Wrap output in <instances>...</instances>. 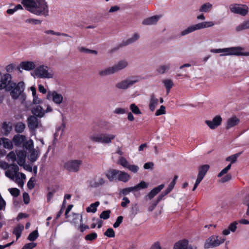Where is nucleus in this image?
<instances>
[{"label":"nucleus","instance_id":"obj_1","mask_svg":"<svg viewBox=\"0 0 249 249\" xmlns=\"http://www.w3.org/2000/svg\"><path fill=\"white\" fill-rule=\"evenodd\" d=\"M21 2L27 11L34 15L45 17L49 15V6L45 0H21Z\"/></svg>","mask_w":249,"mask_h":249},{"label":"nucleus","instance_id":"obj_2","mask_svg":"<svg viewBox=\"0 0 249 249\" xmlns=\"http://www.w3.org/2000/svg\"><path fill=\"white\" fill-rule=\"evenodd\" d=\"M245 49L241 47H232L223 49H213L211 50V52L213 53H225L221 54L220 55H236V56H249V52H244Z\"/></svg>","mask_w":249,"mask_h":249},{"label":"nucleus","instance_id":"obj_3","mask_svg":"<svg viewBox=\"0 0 249 249\" xmlns=\"http://www.w3.org/2000/svg\"><path fill=\"white\" fill-rule=\"evenodd\" d=\"M128 62L125 60L119 61L117 63L111 67L100 70L98 74L101 77H105L116 73L127 67Z\"/></svg>","mask_w":249,"mask_h":249},{"label":"nucleus","instance_id":"obj_4","mask_svg":"<svg viewBox=\"0 0 249 249\" xmlns=\"http://www.w3.org/2000/svg\"><path fill=\"white\" fill-rule=\"evenodd\" d=\"M24 89L25 84L23 81H20L18 84L15 83V85L9 91L12 98L17 99L20 96L22 99L21 103L23 104L26 98L25 94L23 93Z\"/></svg>","mask_w":249,"mask_h":249},{"label":"nucleus","instance_id":"obj_5","mask_svg":"<svg viewBox=\"0 0 249 249\" xmlns=\"http://www.w3.org/2000/svg\"><path fill=\"white\" fill-rule=\"evenodd\" d=\"M15 85V83L12 81V76L9 73H5L3 75L0 71V89H5L10 91ZM0 100V103H1Z\"/></svg>","mask_w":249,"mask_h":249},{"label":"nucleus","instance_id":"obj_6","mask_svg":"<svg viewBox=\"0 0 249 249\" xmlns=\"http://www.w3.org/2000/svg\"><path fill=\"white\" fill-rule=\"evenodd\" d=\"M116 135L109 133H100L97 135L91 136L90 140L94 142H101L104 144H109L115 139Z\"/></svg>","mask_w":249,"mask_h":249},{"label":"nucleus","instance_id":"obj_7","mask_svg":"<svg viewBox=\"0 0 249 249\" xmlns=\"http://www.w3.org/2000/svg\"><path fill=\"white\" fill-rule=\"evenodd\" d=\"M226 238L224 237L213 235L206 240L204 248L205 249L215 248L223 244Z\"/></svg>","mask_w":249,"mask_h":249},{"label":"nucleus","instance_id":"obj_8","mask_svg":"<svg viewBox=\"0 0 249 249\" xmlns=\"http://www.w3.org/2000/svg\"><path fill=\"white\" fill-rule=\"evenodd\" d=\"M214 23L213 21H204L201 23H199L188 27L187 28L182 31L181 32L180 35L182 36H184L196 30L212 27Z\"/></svg>","mask_w":249,"mask_h":249},{"label":"nucleus","instance_id":"obj_9","mask_svg":"<svg viewBox=\"0 0 249 249\" xmlns=\"http://www.w3.org/2000/svg\"><path fill=\"white\" fill-rule=\"evenodd\" d=\"M83 163L81 160H70L64 164V168L69 172L77 173Z\"/></svg>","mask_w":249,"mask_h":249},{"label":"nucleus","instance_id":"obj_10","mask_svg":"<svg viewBox=\"0 0 249 249\" xmlns=\"http://www.w3.org/2000/svg\"><path fill=\"white\" fill-rule=\"evenodd\" d=\"M36 75L40 78H52L53 73L50 69L45 65H41L36 68L35 70Z\"/></svg>","mask_w":249,"mask_h":249},{"label":"nucleus","instance_id":"obj_11","mask_svg":"<svg viewBox=\"0 0 249 249\" xmlns=\"http://www.w3.org/2000/svg\"><path fill=\"white\" fill-rule=\"evenodd\" d=\"M229 8L232 13L242 16H246L249 12V7L246 4L232 3L230 5Z\"/></svg>","mask_w":249,"mask_h":249},{"label":"nucleus","instance_id":"obj_12","mask_svg":"<svg viewBox=\"0 0 249 249\" xmlns=\"http://www.w3.org/2000/svg\"><path fill=\"white\" fill-rule=\"evenodd\" d=\"M138 81L139 79L137 77H129L116 83L115 87L119 89H126L138 82Z\"/></svg>","mask_w":249,"mask_h":249},{"label":"nucleus","instance_id":"obj_13","mask_svg":"<svg viewBox=\"0 0 249 249\" xmlns=\"http://www.w3.org/2000/svg\"><path fill=\"white\" fill-rule=\"evenodd\" d=\"M47 99H52L55 104L60 105L63 102V96L61 94L58 93L55 91H49L47 95Z\"/></svg>","mask_w":249,"mask_h":249},{"label":"nucleus","instance_id":"obj_14","mask_svg":"<svg viewBox=\"0 0 249 249\" xmlns=\"http://www.w3.org/2000/svg\"><path fill=\"white\" fill-rule=\"evenodd\" d=\"M28 126L32 130H35L39 126H41L40 121L38 120L37 117L34 115H31L27 118Z\"/></svg>","mask_w":249,"mask_h":249},{"label":"nucleus","instance_id":"obj_15","mask_svg":"<svg viewBox=\"0 0 249 249\" xmlns=\"http://www.w3.org/2000/svg\"><path fill=\"white\" fill-rule=\"evenodd\" d=\"M18 166L16 164H12L5 171V176L12 180H14L15 176L18 173Z\"/></svg>","mask_w":249,"mask_h":249},{"label":"nucleus","instance_id":"obj_16","mask_svg":"<svg viewBox=\"0 0 249 249\" xmlns=\"http://www.w3.org/2000/svg\"><path fill=\"white\" fill-rule=\"evenodd\" d=\"M35 67L36 65L34 62L23 61L19 64L17 69L20 71H21V69L25 71H30L35 69Z\"/></svg>","mask_w":249,"mask_h":249},{"label":"nucleus","instance_id":"obj_17","mask_svg":"<svg viewBox=\"0 0 249 249\" xmlns=\"http://www.w3.org/2000/svg\"><path fill=\"white\" fill-rule=\"evenodd\" d=\"M222 122V118L219 116H215L212 121L206 120L205 123L212 129H215L220 125Z\"/></svg>","mask_w":249,"mask_h":249},{"label":"nucleus","instance_id":"obj_18","mask_svg":"<svg viewBox=\"0 0 249 249\" xmlns=\"http://www.w3.org/2000/svg\"><path fill=\"white\" fill-rule=\"evenodd\" d=\"M164 187V184H160L155 187L145 196V199L146 200H151L160 192Z\"/></svg>","mask_w":249,"mask_h":249},{"label":"nucleus","instance_id":"obj_19","mask_svg":"<svg viewBox=\"0 0 249 249\" xmlns=\"http://www.w3.org/2000/svg\"><path fill=\"white\" fill-rule=\"evenodd\" d=\"M161 15H155L147 18L142 21V24L144 25H153L157 24V22L161 18Z\"/></svg>","mask_w":249,"mask_h":249},{"label":"nucleus","instance_id":"obj_20","mask_svg":"<svg viewBox=\"0 0 249 249\" xmlns=\"http://www.w3.org/2000/svg\"><path fill=\"white\" fill-rule=\"evenodd\" d=\"M171 64L166 63L160 65L156 70V71L160 74H163L169 71L171 69Z\"/></svg>","mask_w":249,"mask_h":249},{"label":"nucleus","instance_id":"obj_21","mask_svg":"<svg viewBox=\"0 0 249 249\" xmlns=\"http://www.w3.org/2000/svg\"><path fill=\"white\" fill-rule=\"evenodd\" d=\"M209 168L210 166L208 164L200 166L198 167V174L196 179L202 181Z\"/></svg>","mask_w":249,"mask_h":249},{"label":"nucleus","instance_id":"obj_22","mask_svg":"<svg viewBox=\"0 0 249 249\" xmlns=\"http://www.w3.org/2000/svg\"><path fill=\"white\" fill-rule=\"evenodd\" d=\"M31 112L33 115L38 118H42L45 115V111L43 108L39 105L33 107L32 108Z\"/></svg>","mask_w":249,"mask_h":249},{"label":"nucleus","instance_id":"obj_23","mask_svg":"<svg viewBox=\"0 0 249 249\" xmlns=\"http://www.w3.org/2000/svg\"><path fill=\"white\" fill-rule=\"evenodd\" d=\"M17 152V162L20 166L23 165L25 162L26 157V152L22 150H18Z\"/></svg>","mask_w":249,"mask_h":249},{"label":"nucleus","instance_id":"obj_24","mask_svg":"<svg viewBox=\"0 0 249 249\" xmlns=\"http://www.w3.org/2000/svg\"><path fill=\"white\" fill-rule=\"evenodd\" d=\"M139 38V35L138 33H135L131 37L121 43L119 45V47H122L131 44L138 40Z\"/></svg>","mask_w":249,"mask_h":249},{"label":"nucleus","instance_id":"obj_25","mask_svg":"<svg viewBox=\"0 0 249 249\" xmlns=\"http://www.w3.org/2000/svg\"><path fill=\"white\" fill-rule=\"evenodd\" d=\"M240 122V120L236 116H233L230 118L227 121L226 128L227 129L237 125Z\"/></svg>","mask_w":249,"mask_h":249},{"label":"nucleus","instance_id":"obj_26","mask_svg":"<svg viewBox=\"0 0 249 249\" xmlns=\"http://www.w3.org/2000/svg\"><path fill=\"white\" fill-rule=\"evenodd\" d=\"M25 140V136L23 135L17 134L14 136L13 139V142L15 145L20 146L23 145Z\"/></svg>","mask_w":249,"mask_h":249},{"label":"nucleus","instance_id":"obj_27","mask_svg":"<svg viewBox=\"0 0 249 249\" xmlns=\"http://www.w3.org/2000/svg\"><path fill=\"white\" fill-rule=\"evenodd\" d=\"M130 176L128 174L124 171L119 170L117 176V179L119 181L126 182L130 179Z\"/></svg>","mask_w":249,"mask_h":249},{"label":"nucleus","instance_id":"obj_28","mask_svg":"<svg viewBox=\"0 0 249 249\" xmlns=\"http://www.w3.org/2000/svg\"><path fill=\"white\" fill-rule=\"evenodd\" d=\"M188 241L186 239H182L177 242L174 247V249H187Z\"/></svg>","mask_w":249,"mask_h":249},{"label":"nucleus","instance_id":"obj_29","mask_svg":"<svg viewBox=\"0 0 249 249\" xmlns=\"http://www.w3.org/2000/svg\"><path fill=\"white\" fill-rule=\"evenodd\" d=\"M118 172V170L110 169L106 174V176L110 181H113L114 179L117 178Z\"/></svg>","mask_w":249,"mask_h":249},{"label":"nucleus","instance_id":"obj_30","mask_svg":"<svg viewBox=\"0 0 249 249\" xmlns=\"http://www.w3.org/2000/svg\"><path fill=\"white\" fill-rule=\"evenodd\" d=\"M158 104V99L155 97L154 93L150 95V100L149 107L151 111H153Z\"/></svg>","mask_w":249,"mask_h":249},{"label":"nucleus","instance_id":"obj_31","mask_svg":"<svg viewBox=\"0 0 249 249\" xmlns=\"http://www.w3.org/2000/svg\"><path fill=\"white\" fill-rule=\"evenodd\" d=\"M0 145H2L5 148L11 149L13 148L12 142L5 138L0 139Z\"/></svg>","mask_w":249,"mask_h":249},{"label":"nucleus","instance_id":"obj_32","mask_svg":"<svg viewBox=\"0 0 249 249\" xmlns=\"http://www.w3.org/2000/svg\"><path fill=\"white\" fill-rule=\"evenodd\" d=\"M38 154L39 152L38 151L34 148H32L28 155L29 160L32 162H35L37 159Z\"/></svg>","mask_w":249,"mask_h":249},{"label":"nucleus","instance_id":"obj_33","mask_svg":"<svg viewBox=\"0 0 249 249\" xmlns=\"http://www.w3.org/2000/svg\"><path fill=\"white\" fill-rule=\"evenodd\" d=\"M213 7V5L210 2H206L203 4L199 8L200 12L208 13L211 11Z\"/></svg>","mask_w":249,"mask_h":249},{"label":"nucleus","instance_id":"obj_34","mask_svg":"<svg viewBox=\"0 0 249 249\" xmlns=\"http://www.w3.org/2000/svg\"><path fill=\"white\" fill-rule=\"evenodd\" d=\"M105 182L106 180L104 178L101 177L98 178H95L93 182L91 183L90 186L92 187H98L105 184Z\"/></svg>","mask_w":249,"mask_h":249},{"label":"nucleus","instance_id":"obj_35","mask_svg":"<svg viewBox=\"0 0 249 249\" xmlns=\"http://www.w3.org/2000/svg\"><path fill=\"white\" fill-rule=\"evenodd\" d=\"M24 227L22 225H18L14 229L13 234H14L18 239L21 236V232L23 230Z\"/></svg>","mask_w":249,"mask_h":249},{"label":"nucleus","instance_id":"obj_36","mask_svg":"<svg viewBox=\"0 0 249 249\" xmlns=\"http://www.w3.org/2000/svg\"><path fill=\"white\" fill-rule=\"evenodd\" d=\"M100 203L99 201H96L95 203L91 204L89 207L86 208V211L88 213H95L97 211V207L99 205Z\"/></svg>","mask_w":249,"mask_h":249},{"label":"nucleus","instance_id":"obj_37","mask_svg":"<svg viewBox=\"0 0 249 249\" xmlns=\"http://www.w3.org/2000/svg\"><path fill=\"white\" fill-rule=\"evenodd\" d=\"M149 185L148 183L145 182L144 181H141L139 184L135 186H133L134 190L138 191L141 189H146L148 187Z\"/></svg>","mask_w":249,"mask_h":249},{"label":"nucleus","instance_id":"obj_38","mask_svg":"<svg viewBox=\"0 0 249 249\" xmlns=\"http://www.w3.org/2000/svg\"><path fill=\"white\" fill-rule=\"evenodd\" d=\"M249 29V20L244 21L242 23L238 25L236 28L237 32Z\"/></svg>","mask_w":249,"mask_h":249},{"label":"nucleus","instance_id":"obj_39","mask_svg":"<svg viewBox=\"0 0 249 249\" xmlns=\"http://www.w3.org/2000/svg\"><path fill=\"white\" fill-rule=\"evenodd\" d=\"M241 153L242 152H239L229 156L226 159V160L230 161L231 162L230 164L231 165L232 163H235L236 161L237 158L241 154Z\"/></svg>","mask_w":249,"mask_h":249},{"label":"nucleus","instance_id":"obj_40","mask_svg":"<svg viewBox=\"0 0 249 249\" xmlns=\"http://www.w3.org/2000/svg\"><path fill=\"white\" fill-rule=\"evenodd\" d=\"M44 33L48 35L51 34V35H55V36H66V37H71V36H69L68 34H67L66 33L56 32H54L53 30H46L44 32Z\"/></svg>","mask_w":249,"mask_h":249},{"label":"nucleus","instance_id":"obj_41","mask_svg":"<svg viewBox=\"0 0 249 249\" xmlns=\"http://www.w3.org/2000/svg\"><path fill=\"white\" fill-rule=\"evenodd\" d=\"M25 128L24 124L19 122L17 123L15 127V131L18 133H22Z\"/></svg>","mask_w":249,"mask_h":249},{"label":"nucleus","instance_id":"obj_42","mask_svg":"<svg viewBox=\"0 0 249 249\" xmlns=\"http://www.w3.org/2000/svg\"><path fill=\"white\" fill-rule=\"evenodd\" d=\"M38 237V231L37 230H35L29 234L28 237V239L30 241H34Z\"/></svg>","mask_w":249,"mask_h":249},{"label":"nucleus","instance_id":"obj_43","mask_svg":"<svg viewBox=\"0 0 249 249\" xmlns=\"http://www.w3.org/2000/svg\"><path fill=\"white\" fill-rule=\"evenodd\" d=\"M130 109L135 114H141L142 112L139 107L135 104H132L130 106Z\"/></svg>","mask_w":249,"mask_h":249},{"label":"nucleus","instance_id":"obj_44","mask_svg":"<svg viewBox=\"0 0 249 249\" xmlns=\"http://www.w3.org/2000/svg\"><path fill=\"white\" fill-rule=\"evenodd\" d=\"M133 191H135L133 186L128 188H125L120 190V194H122L124 196H126L129 194L131 192H132Z\"/></svg>","mask_w":249,"mask_h":249},{"label":"nucleus","instance_id":"obj_45","mask_svg":"<svg viewBox=\"0 0 249 249\" xmlns=\"http://www.w3.org/2000/svg\"><path fill=\"white\" fill-rule=\"evenodd\" d=\"M2 129L3 130V133L7 134L11 131L12 126L10 124H7L6 122H4L2 125Z\"/></svg>","mask_w":249,"mask_h":249},{"label":"nucleus","instance_id":"obj_46","mask_svg":"<svg viewBox=\"0 0 249 249\" xmlns=\"http://www.w3.org/2000/svg\"><path fill=\"white\" fill-rule=\"evenodd\" d=\"M25 22L27 23L32 24L34 25L41 24L42 21L37 19L35 18H28L25 20Z\"/></svg>","mask_w":249,"mask_h":249},{"label":"nucleus","instance_id":"obj_47","mask_svg":"<svg viewBox=\"0 0 249 249\" xmlns=\"http://www.w3.org/2000/svg\"><path fill=\"white\" fill-rule=\"evenodd\" d=\"M34 146L33 141L32 140L24 141L23 144V146L27 149H30L33 148Z\"/></svg>","mask_w":249,"mask_h":249},{"label":"nucleus","instance_id":"obj_48","mask_svg":"<svg viewBox=\"0 0 249 249\" xmlns=\"http://www.w3.org/2000/svg\"><path fill=\"white\" fill-rule=\"evenodd\" d=\"M97 233L96 232H92L91 233L86 235L85 237V239L86 240L92 241L97 238Z\"/></svg>","mask_w":249,"mask_h":249},{"label":"nucleus","instance_id":"obj_49","mask_svg":"<svg viewBox=\"0 0 249 249\" xmlns=\"http://www.w3.org/2000/svg\"><path fill=\"white\" fill-rule=\"evenodd\" d=\"M104 235L108 237L112 238L115 237V234L112 228H108L104 233Z\"/></svg>","mask_w":249,"mask_h":249},{"label":"nucleus","instance_id":"obj_50","mask_svg":"<svg viewBox=\"0 0 249 249\" xmlns=\"http://www.w3.org/2000/svg\"><path fill=\"white\" fill-rule=\"evenodd\" d=\"M166 89H171L174 85L173 81L171 79H164L162 81Z\"/></svg>","mask_w":249,"mask_h":249},{"label":"nucleus","instance_id":"obj_51","mask_svg":"<svg viewBox=\"0 0 249 249\" xmlns=\"http://www.w3.org/2000/svg\"><path fill=\"white\" fill-rule=\"evenodd\" d=\"M111 211L110 210L104 211L100 215V218L104 220L107 219L110 216Z\"/></svg>","mask_w":249,"mask_h":249},{"label":"nucleus","instance_id":"obj_52","mask_svg":"<svg viewBox=\"0 0 249 249\" xmlns=\"http://www.w3.org/2000/svg\"><path fill=\"white\" fill-rule=\"evenodd\" d=\"M100 127L103 130H108L110 128V124L106 121L101 122L100 123Z\"/></svg>","mask_w":249,"mask_h":249},{"label":"nucleus","instance_id":"obj_53","mask_svg":"<svg viewBox=\"0 0 249 249\" xmlns=\"http://www.w3.org/2000/svg\"><path fill=\"white\" fill-rule=\"evenodd\" d=\"M25 175L22 173H18L15 176V181L16 183L18 182L19 181H21L23 180V179H25Z\"/></svg>","mask_w":249,"mask_h":249},{"label":"nucleus","instance_id":"obj_54","mask_svg":"<svg viewBox=\"0 0 249 249\" xmlns=\"http://www.w3.org/2000/svg\"><path fill=\"white\" fill-rule=\"evenodd\" d=\"M8 191H9L11 195L15 197H17L20 194L19 190L16 188H10L8 189Z\"/></svg>","mask_w":249,"mask_h":249},{"label":"nucleus","instance_id":"obj_55","mask_svg":"<svg viewBox=\"0 0 249 249\" xmlns=\"http://www.w3.org/2000/svg\"><path fill=\"white\" fill-rule=\"evenodd\" d=\"M7 159L8 160L12 161H17L16 155L13 151L10 152L7 156Z\"/></svg>","mask_w":249,"mask_h":249},{"label":"nucleus","instance_id":"obj_56","mask_svg":"<svg viewBox=\"0 0 249 249\" xmlns=\"http://www.w3.org/2000/svg\"><path fill=\"white\" fill-rule=\"evenodd\" d=\"M119 163L123 167L126 168L129 164L127 160L123 157H120L119 159Z\"/></svg>","mask_w":249,"mask_h":249},{"label":"nucleus","instance_id":"obj_57","mask_svg":"<svg viewBox=\"0 0 249 249\" xmlns=\"http://www.w3.org/2000/svg\"><path fill=\"white\" fill-rule=\"evenodd\" d=\"M166 113L165 111V107L163 106H161L160 109H158L155 115L156 116H159L162 114H164Z\"/></svg>","mask_w":249,"mask_h":249},{"label":"nucleus","instance_id":"obj_58","mask_svg":"<svg viewBox=\"0 0 249 249\" xmlns=\"http://www.w3.org/2000/svg\"><path fill=\"white\" fill-rule=\"evenodd\" d=\"M231 168V164H229L227 167H226L224 169L222 170V171L218 174L217 177L220 178L222 177L224 174H226L228 171Z\"/></svg>","mask_w":249,"mask_h":249},{"label":"nucleus","instance_id":"obj_59","mask_svg":"<svg viewBox=\"0 0 249 249\" xmlns=\"http://www.w3.org/2000/svg\"><path fill=\"white\" fill-rule=\"evenodd\" d=\"M123 220V216H119L117 218L116 222L114 223L113 226L114 228H118L121 223L122 222Z\"/></svg>","mask_w":249,"mask_h":249},{"label":"nucleus","instance_id":"obj_60","mask_svg":"<svg viewBox=\"0 0 249 249\" xmlns=\"http://www.w3.org/2000/svg\"><path fill=\"white\" fill-rule=\"evenodd\" d=\"M237 225V222L236 221H234L229 225L228 229L230 230V231L234 232L236 230Z\"/></svg>","mask_w":249,"mask_h":249},{"label":"nucleus","instance_id":"obj_61","mask_svg":"<svg viewBox=\"0 0 249 249\" xmlns=\"http://www.w3.org/2000/svg\"><path fill=\"white\" fill-rule=\"evenodd\" d=\"M127 168L129 169L130 171L134 173H137L139 169V167L137 165L130 164H129Z\"/></svg>","mask_w":249,"mask_h":249},{"label":"nucleus","instance_id":"obj_62","mask_svg":"<svg viewBox=\"0 0 249 249\" xmlns=\"http://www.w3.org/2000/svg\"><path fill=\"white\" fill-rule=\"evenodd\" d=\"M73 219L71 221L72 223L75 224L77 223V220H79L81 223H82V216H80L79 214H73Z\"/></svg>","mask_w":249,"mask_h":249},{"label":"nucleus","instance_id":"obj_63","mask_svg":"<svg viewBox=\"0 0 249 249\" xmlns=\"http://www.w3.org/2000/svg\"><path fill=\"white\" fill-rule=\"evenodd\" d=\"M36 246V244L35 243H29L26 244L22 249H33Z\"/></svg>","mask_w":249,"mask_h":249},{"label":"nucleus","instance_id":"obj_64","mask_svg":"<svg viewBox=\"0 0 249 249\" xmlns=\"http://www.w3.org/2000/svg\"><path fill=\"white\" fill-rule=\"evenodd\" d=\"M245 204L247 206L246 214L247 216H249V194L248 195V196H247L246 198Z\"/></svg>","mask_w":249,"mask_h":249}]
</instances>
